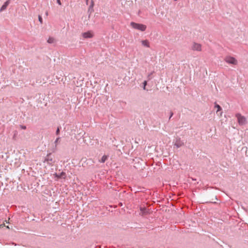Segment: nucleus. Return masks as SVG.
<instances>
[{
	"label": "nucleus",
	"instance_id": "obj_1",
	"mask_svg": "<svg viewBox=\"0 0 248 248\" xmlns=\"http://www.w3.org/2000/svg\"><path fill=\"white\" fill-rule=\"evenodd\" d=\"M131 26L134 28L140 30L142 31H143L145 30V29H146V26L142 24H137V23H133V22L131 23Z\"/></svg>",
	"mask_w": 248,
	"mask_h": 248
},
{
	"label": "nucleus",
	"instance_id": "obj_2",
	"mask_svg": "<svg viewBox=\"0 0 248 248\" xmlns=\"http://www.w3.org/2000/svg\"><path fill=\"white\" fill-rule=\"evenodd\" d=\"M226 61L230 63L236 64V61L232 57H227L226 58Z\"/></svg>",
	"mask_w": 248,
	"mask_h": 248
},
{
	"label": "nucleus",
	"instance_id": "obj_3",
	"mask_svg": "<svg viewBox=\"0 0 248 248\" xmlns=\"http://www.w3.org/2000/svg\"><path fill=\"white\" fill-rule=\"evenodd\" d=\"M237 117L238 120V122L240 124H243L245 122V119L240 115H237Z\"/></svg>",
	"mask_w": 248,
	"mask_h": 248
},
{
	"label": "nucleus",
	"instance_id": "obj_4",
	"mask_svg": "<svg viewBox=\"0 0 248 248\" xmlns=\"http://www.w3.org/2000/svg\"><path fill=\"white\" fill-rule=\"evenodd\" d=\"M93 33L90 31L85 32L83 34V36L84 38H91L93 37Z\"/></svg>",
	"mask_w": 248,
	"mask_h": 248
},
{
	"label": "nucleus",
	"instance_id": "obj_5",
	"mask_svg": "<svg viewBox=\"0 0 248 248\" xmlns=\"http://www.w3.org/2000/svg\"><path fill=\"white\" fill-rule=\"evenodd\" d=\"M201 46L200 44H195L193 46V49L200 50H201Z\"/></svg>",
	"mask_w": 248,
	"mask_h": 248
},
{
	"label": "nucleus",
	"instance_id": "obj_6",
	"mask_svg": "<svg viewBox=\"0 0 248 248\" xmlns=\"http://www.w3.org/2000/svg\"><path fill=\"white\" fill-rule=\"evenodd\" d=\"M55 176L57 177L58 178H60L61 177H62L63 176H65V173L63 172H62L60 174H55Z\"/></svg>",
	"mask_w": 248,
	"mask_h": 248
},
{
	"label": "nucleus",
	"instance_id": "obj_7",
	"mask_svg": "<svg viewBox=\"0 0 248 248\" xmlns=\"http://www.w3.org/2000/svg\"><path fill=\"white\" fill-rule=\"evenodd\" d=\"M9 3V1H7L6 2H5L4 4L2 6L1 10H2L5 9Z\"/></svg>",
	"mask_w": 248,
	"mask_h": 248
},
{
	"label": "nucleus",
	"instance_id": "obj_8",
	"mask_svg": "<svg viewBox=\"0 0 248 248\" xmlns=\"http://www.w3.org/2000/svg\"><path fill=\"white\" fill-rule=\"evenodd\" d=\"M142 44L143 45H144V46H147L148 47L149 46V43H148V42L146 40H144V41H142Z\"/></svg>",
	"mask_w": 248,
	"mask_h": 248
},
{
	"label": "nucleus",
	"instance_id": "obj_9",
	"mask_svg": "<svg viewBox=\"0 0 248 248\" xmlns=\"http://www.w3.org/2000/svg\"><path fill=\"white\" fill-rule=\"evenodd\" d=\"M107 159V156L106 155H104L102 156L101 158L102 162H104Z\"/></svg>",
	"mask_w": 248,
	"mask_h": 248
},
{
	"label": "nucleus",
	"instance_id": "obj_10",
	"mask_svg": "<svg viewBox=\"0 0 248 248\" xmlns=\"http://www.w3.org/2000/svg\"><path fill=\"white\" fill-rule=\"evenodd\" d=\"M47 42L49 43H52L54 42V39L52 38H49L47 40Z\"/></svg>",
	"mask_w": 248,
	"mask_h": 248
},
{
	"label": "nucleus",
	"instance_id": "obj_11",
	"mask_svg": "<svg viewBox=\"0 0 248 248\" xmlns=\"http://www.w3.org/2000/svg\"><path fill=\"white\" fill-rule=\"evenodd\" d=\"M216 107L217 108V111H219L221 108L218 105H216Z\"/></svg>",
	"mask_w": 248,
	"mask_h": 248
},
{
	"label": "nucleus",
	"instance_id": "obj_12",
	"mask_svg": "<svg viewBox=\"0 0 248 248\" xmlns=\"http://www.w3.org/2000/svg\"><path fill=\"white\" fill-rule=\"evenodd\" d=\"M39 21H40V22L42 23V18L40 16H39Z\"/></svg>",
	"mask_w": 248,
	"mask_h": 248
},
{
	"label": "nucleus",
	"instance_id": "obj_13",
	"mask_svg": "<svg viewBox=\"0 0 248 248\" xmlns=\"http://www.w3.org/2000/svg\"><path fill=\"white\" fill-rule=\"evenodd\" d=\"M57 0V2H58V3L59 5H61V2L60 0Z\"/></svg>",
	"mask_w": 248,
	"mask_h": 248
},
{
	"label": "nucleus",
	"instance_id": "obj_14",
	"mask_svg": "<svg viewBox=\"0 0 248 248\" xmlns=\"http://www.w3.org/2000/svg\"><path fill=\"white\" fill-rule=\"evenodd\" d=\"M59 131H60V129H59V128H58V129H57V132H56L57 134H59Z\"/></svg>",
	"mask_w": 248,
	"mask_h": 248
},
{
	"label": "nucleus",
	"instance_id": "obj_15",
	"mask_svg": "<svg viewBox=\"0 0 248 248\" xmlns=\"http://www.w3.org/2000/svg\"><path fill=\"white\" fill-rule=\"evenodd\" d=\"M144 89H145V86L146 85V81H144Z\"/></svg>",
	"mask_w": 248,
	"mask_h": 248
},
{
	"label": "nucleus",
	"instance_id": "obj_16",
	"mask_svg": "<svg viewBox=\"0 0 248 248\" xmlns=\"http://www.w3.org/2000/svg\"><path fill=\"white\" fill-rule=\"evenodd\" d=\"M22 128H23V129H25V128H26V127H25V126H22Z\"/></svg>",
	"mask_w": 248,
	"mask_h": 248
},
{
	"label": "nucleus",
	"instance_id": "obj_17",
	"mask_svg": "<svg viewBox=\"0 0 248 248\" xmlns=\"http://www.w3.org/2000/svg\"><path fill=\"white\" fill-rule=\"evenodd\" d=\"M2 226V225H0V228Z\"/></svg>",
	"mask_w": 248,
	"mask_h": 248
}]
</instances>
